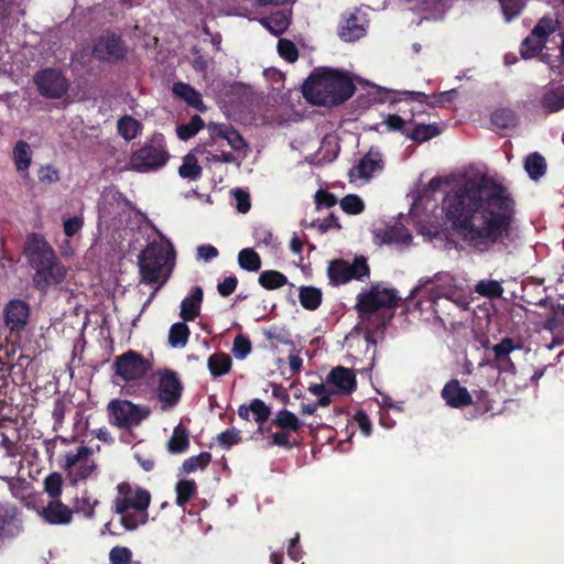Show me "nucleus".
Listing matches in <instances>:
<instances>
[{
  "label": "nucleus",
  "mask_w": 564,
  "mask_h": 564,
  "mask_svg": "<svg viewBox=\"0 0 564 564\" xmlns=\"http://www.w3.org/2000/svg\"><path fill=\"white\" fill-rule=\"evenodd\" d=\"M446 215L463 240L485 252L509 239L514 224V200L506 187L481 175L467 178L445 199Z\"/></svg>",
  "instance_id": "nucleus-1"
},
{
  "label": "nucleus",
  "mask_w": 564,
  "mask_h": 564,
  "mask_svg": "<svg viewBox=\"0 0 564 564\" xmlns=\"http://www.w3.org/2000/svg\"><path fill=\"white\" fill-rule=\"evenodd\" d=\"M355 91L351 79L335 69H317L303 85L307 101L317 106H335L350 98Z\"/></svg>",
  "instance_id": "nucleus-2"
},
{
  "label": "nucleus",
  "mask_w": 564,
  "mask_h": 564,
  "mask_svg": "<svg viewBox=\"0 0 564 564\" xmlns=\"http://www.w3.org/2000/svg\"><path fill=\"white\" fill-rule=\"evenodd\" d=\"M141 282L156 284L155 292L170 279L175 267V250L170 241L151 242L138 256Z\"/></svg>",
  "instance_id": "nucleus-3"
},
{
  "label": "nucleus",
  "mask_w": 564,
  "mask_h": 564,
  "mask_svg": "<svg viewBox=\"0 0 564 564\" xmlns=\"http://www.w3.org/2000/svg\"><path fill=\"white\" fill-rule=\"evenodd\" d=\"M151 495L148 490L137 487V492L128 497H117L113 501V511L121 516L120 522L128 531L148 522V508Z\"/></svg>",
  "instance_id": "nucleus-4"
},
{
  "label": "nucleus",
  "mask_w": 564,
  "mask_h": 564,
  "mask_svg": "<svg viewBox=\"0 0 564 564\" xmlns=\"http://www.w3.org/2000/svg\"><path fill=\"white\" fill-rule=\"evenodd\" d=\"M170 155L163 143V138L158 137L152 143L145 144L132 153L127 170L139 173H148L165 165Z\"/></svg>",
  "instance_id": "nucleus-5"
},
{
  "label": "nucleus",
  "mask_w": 564,
  "mask_h": 564,
  "mask_svg": "<svg viewBox=\"0 0 564 564\" xmlns=\"http://www.w3.org/2000/svg\"><path fill=\"white\" fill-rule=\"evenodd\" d=\"M110 422L121 429L138 425L147 419L150 410L147 406L135 405L128 400H113L108 404Z\"/></svg>",
  "instance_id": "nucleus-6"
},
{
  "label": "nucleus",
  "mask_w": 564,
  "mask_h": 564,
  "mask_svg": "<svg viewBox=\"0 0 564 564\" xmlns=\"http://www.w3.org/2000/svg\"><path fill=\"white\" fill-rule=\"evenodd\" d=\"M112 367L116 370V376L122 381L129 382L139 380L150 369L149 361L139 352L128 350L127 352L116 357Z\"/></svg>",
  "instance_id": "nucleus-7"
},
{
  "label": "nucleus",
  "mask_w": 564,
  "mask_h": 564,
  "mask_svg": "<svg viewBox=\"0 0 564 564\" xmlns=\"http://www.w3.org/2000/svg\"><path fill=\"white\" fill-rule=\"evenodd\" d=\"M369 274V267L365 258H357L352 263L335 260L329 263L328 276L333 284H344L352 279L360 280Z\"/></svg>",
  "instance_id": "nucleus-8"
},
{
  "label": "nucleus",
  "mask_w": 564,
  "mask_h": 564,
  "mask_svg": "<svg viewBox=\"0 0 564 564\" xmlns=\"http://www.w3.org/2000/svg\"><path fill=\"white\" fill-rule=\"evenodd\" d=\"M159 381L156 388L158 399L161 402V409L164 411L175 406L182 394V383L176 372L165 369L159 371Z\"/></svg>",
  "instance_id": "nucleus-9"
},
{
  "label": "nucleus",
  "mask_w": 564,
  "mask_h": 564,
  "mask_svg": "<svg viewBox=\"0 0 564 564\" xmlns=\"http://www.w3.org/2000/svg\"><path fill=\"white\" fill-rule=\"evenodd\" d=\"M397 302L398 296L393 289L373 286L368 293L358 295L356 307L360 314H370L381 307H394Z\"/></svg>",
  "instance_id": "nucleus-10"
},
{
  "label": "nucleus",
  "mask_w": 564,
  "mask_h": 564,
  "mask_svg": "<svg viewBox=\"0 0 564 564\" xmlns=\"http://www.w3.org/2000/svg\"><path fill=\"white\" fill-rule=\"evenodd\" d=\"M34 83L43 97L61 98L68 90V80L64 75L54 68H46L37 72Z\"/></svg>",
  "instance_id": "nucleus-11"
},
{
  "label": "nucleus",
  "mask_w": 564,
  "mask_h": 564,
  "mask_svg": "<svg viewBox=\"0 0 564 564\" xmlns=\"http://www.w3.org/2000/svg\"><path fill=\"white\" fill-rule=\"evenodd\" d=\"M91 451L86 446H80L77 451L68 452L65 455L63 467L74 481L89 477L94 469L95 463L90 459Z\"/></svg>",
  "instance_id": "nucleus-12"
},
{
  "label": "nucleus",
  "mask_w": 564,
  "mask_h": 564,
  "mask_svg": "<svg viewBox=\"0 0 564 564\" xmlns=\"http://www.w3.org/2000/svg\"><path fill=\"white\" fill-rule=\"evenodd\" d=\"M24 252L32 268L42 265L43 262H48L56 257L47 241L37 234L28 236Z\"/></svg>",
  "instance_id": "nucleus-13"
},
{
  "label": "nucleus",
  "mask_w": 564,
  "mask_h": 564,
  "mask_svg": "<svg viewBox=\"0 0 564 564\" xmlns=\"http://www.w3.org/2000/svg\"><path fill=\"white\" fill-rule=\"evenodd\" d=\"M24 252L32 268L42 265L43 262H48L56 257L47 241L37 234L28 236Z\"/></svg>",
  "instance_id": "nucleus-14"
},
{
  "label": "nucleus",
  "mask_w": 564,
  "mask_h": 564,
  "mask_svg": "<svg viewBox=\"0 0 564 564\" xmlns=\"http://www.w3.org/2000/svg\"><path fill=\"white\" fill-rule=\"evenodd\" d=\"M33 282L37 289L44 290L51 284H57L65 279L66 270L56 257L42 265L34 267Z\"/></svg>",
  "instance_id": "nucleus-15"
},
{
  "label": "nucleus",
  "mask_w": 564,
  "mask_h": 564,
  "mask_svg": "<svg viewBox=\"0 0 564 564\" xmlns=\"http://www.w3.org/2000/svg\"><path fill=\"white\" fill-rule=\"evenodd\" d=\"M93 53L98 59H119L124 55V47L120 37L108 34L96 43Z\"/></svg>",
  "instance_id": "nucleus-16"
},
{
  "label": "nucleus",
  "mask_w": 564,
  "mask_h": 564,
  "mask_svg": "<svg viewBox=\"0 0 564 564\" xmlns=\"http://www.w3.org/2000/svg\"><path fill=\"white\" fill-rule=\"evenodd\" d=\"M29 317V306L21 300L10 301L4 310V322L11 332L24 328Z\"/></svg>",
  "instance_id": "nucleus-17"
},
{
  "label": "nucleus",
  "mask_w": 564,
  "mask_h": 564,
  "mask_svg": "<svg viewBox=\"0 0 564 564\" xmlns=\"http://www.w3.org/2000/svg\"><path fill=\"white\" fill-rule=\"evenodd\" d=\"M382 170V160L377 152L369 151L359 162L349 171L350 181H368L373 173Z\"/></svg>",
  "instance_id": "nucleus-18"
},
{
  "label": "nucleus",
  "mask_w": 564,
  "mask_h": 564,
  "mask_svg": "<svg viewBox=\"0 0 564 564\" xmlns=\"http://www.w3.org/2000/svg\"><path fill=\"white\" fill-rule=\"evenodd\" d=\"M442 397L446 401L447 405L452 408H463L473 404V397L456 379H453L445 384L442 390Z\"/></svg>",
  "instance_id": "nucleus-19"
},
{
  "label": "nucleus",
  "mask_w": 564,
  "mask_h": 564,
  "mask_svg": "<svg viewBox=\"0 0 564 564\" xmlns=\"http://www.w3.org/2000/svg\"><path fill=\"white\" fill-rule=\"evenodd\" d=\"M555 28L556 21L549 17L542 18L534 26L531 34L525 39V45H529L531 42H535L534 48H532V51H527V54L530 55L534 52H541L547 35L553 33Z\"/></svg>",
  "instance_id": "nucleus-20"
},
{
  "label": "nucleus",
  "mask_w": 564,
  "mask_h": 564,
  "mask_svg": "<svg viewBox=\"0 0 564 564\" xmlns=\"http://www.w3.org/2000/svg\"><path fill=\"white\" fill-rule=\"evenodd\" d=\"M326 382L338 389L336 393L349 394L356 387V377L352 370L339 366L328 373Z\"/></svg>",
  "instance_id": "nucleus-21"
},
{
  "label": "nucleus",
  "mask_w": 564,
  "mask_h": 564,
  "mask_svg": "<svg viewBox=\"0 0 564 564\" xmlns=\"http://www.w3.org/2000/svg\"><path fill=\"white\" fill-rule=\"evenodd\" d=\"M375 242L377 245H390V243H401L409 245L411 241V235L402 227H388L384 229H377L373 232Z\"/></svg>",
  "instance_id": "nucleus-22"
},
{
  "label": "nucleus",
  "mask_w": 564,
  "mask_h": 564,
  "mask_svg": "<svg viewBox=\"0 0 564 564\" xmlns=\"http://www.w3.org/2000/svg\"><path fill=\"white\" fill-rule=\"evenodd\" d=\"M42 514L44 519L52 524H66L72 520V511L61 501H51L47 507L43 509Z\"/></svg>",
  "instance_id": "nucleus-23"
},
{
  "label": "nucleus",
  "mask_w": 564,
  "mask_h": 564,
  "mask_svg": "<svg viewBox=\"0 0 564 564\" xmlns=\"http://www.w3.org/2000/svg\"><path fill=\"white\" fill-rule=\"evenodd\" d=\"M203 301V290L197 286L193 290V294L191 297H186L182 301L181 304V317L183 321H192L198 314L200 310V303Z\"/></svg>",
  "instance_id": "nucleus-24"
},
{
  "label": "nucleus",
  "mask_w": 564,
  "mask_h": 564,
  "mask_svg": "<svg viewBox=\"0 0 564 564\" xmlns=\"http://www.w3.org/2000/svg\"><path fill=\"white\" fill-rule=\"evenodd\" d=\"M365 33L366 26L364 21L356 15H350L341 25L339 36L346 42H351L359 40L365 35Z\"/></svg>",
  "instance_id": "nucleus-25"
},
{
  "label": "nucleus",
  "mask_w": 564,
  "mask_h": 564,
  "mask_svg": "<svg viewBox=\"0 0 564 564\" xmlns=\"http://www.w3.org/2000/svg\"><path fill=\"white\" fill-rule=\"evenodd\" d=\"M541 105L550 112H555L564 108V85L547 89L542 99Z\"/></svg>",
  "instance_id": "nucleus-26"
},
{
  "label": "nucleus",
  "mask_w": 564,
  "mask_h": 564,
  "mask_svg": "<svg viewBox=\"0 0 564 564\" xmlns=\"http://www.w3.org/2000/svg\"><path fill=\"white\" fill-rule=\"evenodd\" d=\"M189 445L188 432L183 424H178L167 442L170 453L177 454L184 452Z\"/></svg>",
  "instance_id": "nucleus-27"
},
{
  "label": "nucleus",
  "mask_w": 564,
  "mask_h": 564,
  "mask_svg": "<svg viewBox=\"0 0 564 564\" xmlns=\"http://www.w3.org/2000/svg\"><path fill=\"white\" fill-rule=\"evenodd\" d=\"M213 133L216 137L225 139L228 144L236 151H239L247 147V143L242 137L234 129L225 126H214Z\"/></svg>",
  "instance_id": "nucleus-28"
},
{
  "label": "nucleus",
  "mask_w": 564,
  "mask_h": 564,
  "mask_svg": "<svg viewBox=\"0 0 564 564\" xmlns=\"http://www.w3.org/2000/svg\"><path fill=\"white\" fill-rule=\"evenodd\" d=\"M524 169L532 180L538 181L546 172L545 159L538 152H534L525 159Z\"/></svg>",
  "instance_id": "nucleus-29"
},
{
  "label": "nucleus",
  "mask_w": 564,
  "mask_h": 564,
  "mask_svg": "<svg viewBox=\"0 0 564 564\" xmlns=\"http://www.w3.org/2000/svg\"><path fill=\"white\" fill-rule=\"evenodd\" d=\"M173 93L184 99L189 106L202 109L203 101L200 94L189 85L176 83L173 85Z\"/></svg>",
  "instance_id": "nucleus-30"
},
{
  "label": "nucleus",
  "mask_w": 564,
  "mask_h": 564,
  "mask_svg": "<svg viewBox=\"0 0 564 564\" xmlns=\"http://www.w3.org/2000/svg\"><path fill=\"white\" fill-rule=\"evenodd\" d=\"M202 166L193 153H188L183 158V163L178 169L181 177L195 181L202 176Z\"/></svg>",
  "instance_id": "nucleus-31"
},
{
  "label": "nucleus",
  "mask_w": 564,
  "mask_h": 564,
  "mask_svg": "<svg viewBox=\"0 0 564 564\" xmlns=\"http://www.w3.org/2000/svg\"><path fill=\"white\" fill-rule=\"evenodd\" d=\"M300 303L306 310H316L322 302V292L313 286H303L299 294Z\"/></svg>",
  "instance_id": "nucleus-32"
},
{
  "label": "nucleus",
  "mask_w": 564,
  "mask_h": 564,
  "mask_svg": "<svg viewBox=\"0 0 564 564\" xmlns=\"http://www.w3.org/2000/svg\"><path fill=\"white\" fill-rule=\"evenodd\" d=\"M231 368V359L225 354H214L208 358V369L214 377L227 373Z\"/></svg>",
  "instance_id": "nucleus-33"
},
{
  "label": "nucleus",
  "mask_w": 564,
  "mask_h": 564,
  "mask_svg": "<svg viewBox=\"0 0 564 564\" xmlns=\"http://www.w3.org/2000/svg\"><path fill=\"white\" fill-rule=\"evenodd\" d=\"M475 292L489 299H499L503 294V288L499 281L481 280L475 285Z\"/></svg>",
  "instance_id": "nucleus-34"
},
{
  "label": "nucleus",
  "mask_w": 564,
  "mask_h": 564,
  "mask_svg": "<svg viewBox=\"0 0 564 564\" xmlns=\"http://www.w3.org/2000/svg\"><path fill=\"white\" fill-rule=\"evenodd\" d=\"M189 329L185 323H175L169 332V343L172 347H184L188 340Z\"/></svg>",
  "instance_id": "nucleus-35"
},
{
  "label": "nucleus",
  "mask_w": 564,
  "mask_h": 564,
  "mask_svg": "<svg viewBox=\"0 0 564 564\" xmlns=\"http://www.w3.org/2000/svg\"><path fill=\"white\" fill-rule=\"evenodd\" d=\"M141 126L138 120L124 116L118 121V132L127 141L134 139L140 132Z\"/></svg>",
  "instance_id": "nucleus-36"
},
{
  "label": "nucleus",
  "mask_w": 564,
  "mask_h": 564,
  "mask_svg": "<svg viewBox=\"0 0 564 564\" xmlns=\"http://www.w3.org/2000/svg\"><path fill=\"white\" fill-rule=\"evenodd\" d=\"M259 283L268 290L281 288L288 283V279L279 271L268 270L263 271L259 276Z\"/></svg>",
  "instance_id": "nucleus-37"
},
{
  "label": "nucleus",
  "mask_w": 564,
  "mask_h": 564,
  "mask_svg": "<svg viewBox=\"0 0 564 564\" xmlns=\"http://www.w3.org/2000/svg\"><path fill=\"white\" fill-rule=\"evenodd\" d=\"M273 423L282 430L297 431L301 427V422L295 414L289 410H281L276 413Z\"/></svg>",
  "instance_id": "nucleus-38"
},
{
  "label": "nucleus",
  "mask_w": 564,
  "mask_h": 564,
  "mask_svg": "<svg viewBox=\"0 0 564 564\" xmlns=\"http://www.w3.org/2000/svg\"><path fill=\"white\" fill-rule=\"evenodd\" d=\"M239 265L247 271H258L261 267L259 254L251 248L242 249L238 254Z\"/></svg>",
  "instance_id": "nucleus-39"
},
{
  "label": "nucleus",
  "mask_w": 564,
  "mask_h": 564,
  "mask_svg": "<svg viewBox=\"0 0 564 564\" xmlns=\"http://www.w3.org/2000/svg\"><path fill=\"white\" fill-rule=\"evenodd\" d=\"M14 162L18 171H25L31 163L30 147L24 141H19L13 150Z\"/></svg>",
  "instance_id": "nucleus-40"
},
{
  "label": "nucleus",
  "mask_w": 564,
  "mask_h": 564,
  "mask_svg": "<svg viewBox=\"0 0 564 564\" xmlns=\"http://www.w3.org/2000/svg\"><path fill=\"white\" fill-rule=\"evenodd\" d=\"M204 126V121L199 116H194L186 124H181L176 129L177 137L182 140H187L195 135Z\"/></svg>",
  "instance_id": "nucleus-41"
},
{
  "label": "nucleus",
  "mask_w": 564,
  "mask_h": 564,
  "mask_svg": "<svg viewBox=\"0 0 564 564\" xmlns=\"http://www.w3.org/2000/svg\"><path fill=\"white\" fill-rule=\"evenodd\" d=\"M176 503L180 507L185 506V503L192 498L193 494L196 490V484L193 480H181L176 485Z\"/></svg>",
  "instance_id": "nucleus-42"
},
{
  "label": "nucleus",
  "mask_w": 564,
  "mask_h": 564,
  "mask_svg": "<svg viewBox=\"0 0 564 564\" xmlns=\"http://www.w3.org/2000/svg\"><path fill=\"white\" fill-rule=\"evenodd\" d=\"M212 456L208 452H203L197 456H192L183 463V471L186 474L197 469H204L210 462Z\"/></svg>",
  "instance_id": "nucleus-43"
},
{
  "label": "nucleus",
  "mask_w": 564,
  "mask_h": 564,
  "mask_svg": "<svg viewBox=\"0 0 564 564\" xmlns=\"http://www.w3.org/2000/svg\"><path fill=\"white\" fill-rule=\"evenodd\" d=\"M440 134V129L434 124H419L416 126L408 137L414 141H426L435 135Z\"/></svg>",
  "instance_id": "nucleus-44"
},
{
  "label": "nucleus",
  "mask_w": 564,
  "mask_h": 564,
  "mask_svg": "<svg viewBox=\"0 0 564 564\" xmlns=\"http://www.w3.org/2000/svg\"><path fill=\"white\" fill-rule=\"evenodd\" d=\"M268 30L273 34H280L289 26V20L285 14L278 12L263 21Z\"/></svg>",
  "instance_id": "nucleus-45"
},
{
  "label": "nucleus",
  "mask_w": 564,
  "mask_h": 564,
  "mask_svg": "<svg viewBox=\"0 0 564 564\" xmlns=\"http://www.w3.org/2000/svg\"><path fill=\"white\" fill-rule=\"evenodd\" d=\"M340 207L347 214L356 215L364 210L365 204L359 196L349 194L341 198Z\"/></svg>",
  "instance_id": "nucleus-46"
},
{
  "label": "nucleus",
  "mask_w": 564,
  "mask_h": 564,
  "mask_svg": "<svg viewBox=\"0 0 564 564\" xmlns=\"http://www.w3.org/2000/svg\"><path fill=\"white\" fill-rule=\"evenodd\" d=\"M494 352L497 360L510 364L511 368H514L509 359V354L514 349L513 343L510 338L502 339L499 344L494 346Z\"/></svg>",
  "instance_id": "nucleus-47"
},
{
  "label": "nucleus",
  "mask_w": 564,
  "mask_h": 564,
  "mask_svg": "<svg viewBox=\"0 0 564 564\" xmlns=\"http://www.w3.org/2000/svg\"><path fill=\"white\" fill-rule=\"evenodd\" d=\"M278 52L280 56L285 58L288 62L293 63L299 57V52L295 44L288 39H280L278 42Z\"/></svg>",
  "instance_id": "nucleus-48"
},
{
  "label": "nucleus",
  "mask_w": 564,
  "mask_h": 564,
  "mask_svg": "<svg viewBox=\"0 0 564 564\" xmlns=\"http://www.w3.org/2000/svg\"><path fill=\"white\" fill-rule=\"evenodd\" d=\"M63 478L59 473L50 474L44 480L45 491L53 498H56L62 492Z\"/></svg>",
  "instance_id": "nucleus-49"
},
{
  "label": "nucleus",
  "mask_w": 564,
  "mask_h": 564,
  "mask_svg": "<svg viewBox=\"0 0 564 564\" xmlns=\"http://www.w3.org/2000/svg\"><path fill=\"white\" fill-rule=\"evenodd\" d=\"M491 122L497 128L505 129L514 123V117L510 110L501 109L492 113Z\"/></svg>",
  "instance_id": "nucleus-50"
},
{
  "label": "nucleus",
  "mask_w": 564,
  "mask_h": 564,
  "mask_svg": "<svg viewBox=\"0 0 564 564\" xmlns=\"http://www.w3.org/2000/svg\"><path fill=\"white\" fill-rule=\"evenodd\" d=\"M507 21L517 17L523 8V0H498Z\"/></svg>",
  "instance_id": "nucleus-51"
},
{
  "label": "nucleus",
  "mask_w": 564,
  "mask_h": 564,
  "mask_svg": "<svg viewBox=\"0 0 564 564\" xmlns=\"http://www.w3.org/2000/svg\"><path fill=\"white\" fill-rule=\"evenodd\" d=\"M250 410L254 414V420L259 424L264 423L270 416V408L260 399H254L250 403Z\"/></svg>",
  "instance_id": "nucleus-52"
},
{
  "label": "nucleus",
  "mask_w": 564,
  "mask_h": 564,
  "mask_svg": "<svg viewBox=\"0 0 564 564\" xmlns=\"http://www.w3.org/2000/svg\"><path fill=\"white\" fill-rule=\"evenodd\" d=\"M132 557L131 551L126 546H115L109 553L111 564H128Z\"/></svg>",
  "instance_id": "nucleus-53"
},
{
  "label": "nucleus",
  "mask_w": 564,
  "mask_h": 564,
  "mask_svg": "<svg viewBox=\"0 0 564 564\" xmlns=\"http://www.w3.org/2000/svg\"><path fill=\"white\" fill-rule=\"evenodd\" d=\"M250 350H251V343L247 337L239 335L235 338L232 352L237 359L246 358V356L250 352Z\"/></svg>",
  "instance_id": "nucleus-54"
},
{
  "label": "nucleus",
  "mask_w": 564,
  "mask_h": 564,
  "mask_svg": "<svg viewBox=\"0 0 564 564\" xmlns=\"http://www.w3.org/2000/svg\"><path fill=\"white\" fill-rule=\"evenodd\" d=\"M232 195L236 200L237 210L241 214H246L247 212H249L250 206H251L250 199H249V194L241 188H236L232 191Z\"/></svg>",
  "instance_id": "nucleus-55"
},
{
  "label": "nucleus",
  "mask_w": 564,
  "mask_h": 564,
  "mask_svg": "<svg viewBox=\"0 0 564 564\" xmlns=\"http://www.w3.org/2000/svg\"><path fill=\"white\" fill-rule=\"evenodd\" d=\"M315 202L318 208L322 206L329 208L337 204V198L334 194L319 189L315 194Z\"/></svg>",
  "instance_id": "nucleus-56"
},
{
  "label": "nucleus",
  "mask_w": 564,
  "mask_h": 564,
  "mask_svg": "<svg viewBox=\"0 0 564 564\" xmlns=\"http://www.w3.org/2000/svg\"><path fill=\"white\" fill-rule=\"evenodd\" d=\"M0 446L3 448L7 457L14 458L19 453L17 442L10 440L7 435L1 434Z\"/></svg>",
  "instance_id": "nucleus-57"
},
{
  "label": "nucleus",
  "mask_w": 564,
  "mask_h": 564,
  "mask_svg": "<svg viewBox=\"0 0 564 564\" xmlns=\"http://www.w3.org/2000/svg\"><path fill=\"white\" fill-rule=\"evenodd\" d=\"M83 219L80 217H72L64 221V232L67 237H73L82 227Z\"/></svg>",
  "instance_id": "nucleus-58"
},
{
  "label": "nucleus",
  "mask_w": 564,
  "mask_h": 564,
  "mask_svg": "<svg viewBox=\"0 0 564 564\" xmlns=\"http://www.w3.org/2000/svg\"><path fill=\"white\" fill-rule=\"evenodd\" d=\"M237 279L235 276L226 278L218 284L217 290L221 296H229L237 288Z\"/></svg>",
  "instance_id": "nucleus-59"
},
{
  "label": "nucleus",
  "mask_w": 564,
  "mask_h": 564,
  "mask_svg": "<svg viewBox=\"0 0 564 564\" xmlns=\"http://www.w3.org/2000/svg\"><path fill=\"white\" fill-rule=\"evenodd\" d=\"M239 440V432L236 430L226 431L218 435V442L225 447L237 444Z\"/></svg>",
  "instance_id": "nucleus-60"
},
{
  "label": "nucleus",
  "mask_w": 564,
  "mask_h": 564,
  "mask_svg": "<svg viewBox=\"0 0 564 564\" xmlns=\"http://www.w3.org/2000/svg\"><path fill=\"white\" fill-rule=\"evenodd\" d=\"M218 256V250L212 245H203L197 248V257L209 261Z\"/></svg>",
  "instance_id": "nucleus-61"
},
{
  "label": "nucleus",
  "mask_w": 564,
  "mask_h": 564,
  "mask_svg": "<svg viewBox=\"0 0 564 564\" xmlns=\"http://www.w3.org/2000/svg\"><path fill=\"white\" fill-rule=\"evenodd\" d=\"M386 126L389 130L403 131L404 120L398 115H389L384 120Z\"/></svg>",
  "instance_id": "nucleus-62"
},
{
  "label": "nucleus",
  "mask_w": 564,
  "mask_h": 564,
  "mask_svg": "<svg viewBox=\"0 0 564 564\" xmlns=\"http://www.w3.org/2000/svg\"><path fill=\"white\" fill-rule=\"evenodd\" d=\"M426 2V10L433 12V17H438L444 12L448 0H424Z\"/></svg>",
  "instance_id": "nucleus-63"
},
{
  "label": "nucleus",
  "mask_w": 564,
  "mask_h": 564,
  "mask_svg": "<svg viewBox=\"0 0 564 564\" xmlns=\"http://www.w3.org/2000/svg\"><path fill=\"white\" fill-rule=\"evenodd\" d=\"M355 419H356L360 430L362 431V433L366 436L370 435V433H371V423H370L368 416L365 413L359 412V413L356 414Z\"/></svg>",
  "instance_id": "nucleus-64"
}]
</instances>
